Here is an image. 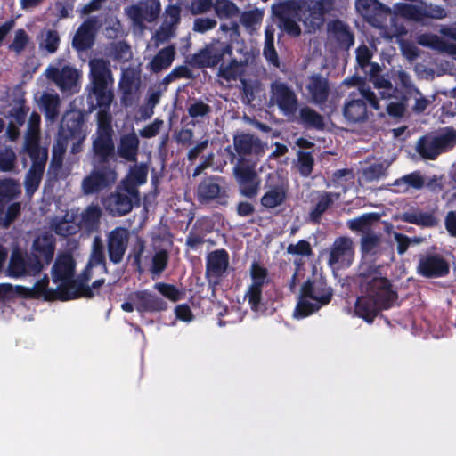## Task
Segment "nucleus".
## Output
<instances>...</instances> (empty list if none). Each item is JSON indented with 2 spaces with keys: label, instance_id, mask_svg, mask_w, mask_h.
Segmentation results:
<instances>
[{
  "label": "nucleus",
  "instance_id": "obj_1",
  "mask_svg": "<svg viewBox=\"0 0 456 456\" xmlns=\"http://www.w3.org/2000/svg\"><path fill=\"white\" fill-rule=\"evenodd\" d=\"M114 131L111 117L106 110L98 112V126L92 138V169L81 183L86 195L98 194L110 189L118 180Z\"/></svg>",
  "mask_w": 456,
  "mask_h": 456
},
{
  "label": "nucleus",
  "instance_id": "obj_2",
  "mask_svg": "<svg viewBox=\"0 0 456 456\" xmlns=\"http://www.w3.org/2000/svg\"><path fill=\"white\" fill-rule=\"evenodd\" d=\"M56 238L50 232H43L35 237L28 252L12 251L8 273L12 277L36 276L53 260Z\"/></svg>",
  "mask_w": 456,
  "mask_h": 456
},
{
  "label": "nucleus",
  "instance_id": "obj_3",
  "mask_svg": "<svg viewBox=\"0 0 456 456\" xmlns=\"http://www.w3.org/2000/svg\"><path fill=\"white\" fill-rule=\"evenodd\" d=\"M90 67V91L87 96L89 110L92 111L96 108L109 110L114 94L109 86H112L114 79L110 69L109 61L104 59H94L89 62Z\"/></svg>",
  "mask_w": 456,
  "mask_h": 456
},
{
  "label": "nucleus",
  "instance_id": "obj_4",
  "mask_svg": "<svg viewBox=\"0 0 456 456\" xmlns=\"http://www.w3.org/2000/svg\"><path fill=\"white\" fill-rule=\"evenodd\" d=\"M358 283L362 294H366L379 305L381 309H390L395 306L398 300V293L393 289L391 281L379 276V272L374 268L360 272Z\"/></svg>",
  "mask_w": 456,
  "mask_h": 456
},
{
  "label": "nucleus",
  "instance_id": "obj_5",
  "mask_svg": "<svg viewBox=\"0 0 456 456\" xmlns=\"http://www.w3.org/2000/svg\"><path fill=\"white\" fill-rule=\"evenodd\" d=\"M455 145L456 129L446 126L420 136L416 142L415 151L423 159L435 160L441 154L452 151Z\"/></svg>",
  "mask_w": 456,
  "mask_h": 456
},
{
  "label": "nucleus",
  "instance_id": "obj_6",
  "mask_svg": "<svg viewBox=\"0 0 456 456\" xmlns=\"http://www.w3.org/2000/svg\"><path fill=\"white\" fill-rule=\"evenodd\" d=\"M251 283L245 293V299L254 312L266 307L268 304L267 289L273 287L268 269L258 261H253L249 268Z\"/></svg>",
  "mask_w": 456,
  "mask_h": 456
},
{
  "label": "nucleus",
  "instance_id": "obj_7",
  "mask_svg": "<svg viewBox=\"0 0 456 456\" xmlns=\"http://www.w3.org/2000/svg\"><path fill=\"white\" fill-rule=\"evenodd\" d=\"M368 105L379 110V102L375 93L370 88L351 92L345 100L342 113L348 123L358 124L369 118Z\"/></svg>",
  "mask_w": 456,
  "mask_h": 456
},
{
  "label": "nucleus",
  "instance_id": "obj_8",
  "mask_svg": "<svg viewBox=\"0 0 456 456\" xmlns=\"http://www.w3.org/2000/svg\"><path fill=\"white\" fill-rule=\"evenodd\" d=\"M86 137V126L85 112L81 110L72 109L67 110L61 121L58 131V144L65 150L70 141H76V145H80Z\"/></svg>",
  "mask_w": 456,
  "mask_h": 456
},
{
  "label": "nucleus",
  "instance_id": "obj_9",
  "mask_svg": "<svg viewBox=\"0 0 456 456\" xmlns=\"http://www.w3.org/2000/svg\"><path fill=\"white\" fill-rule=\"evenodd\" d=\"M257 162L248 158H238L232 167V174L241 196L255 199L261 185V178L256 171Z\"/></svg>",
  "mask_w": 456,
  "mask_h": 456
},
{
  "label": "nucleus",
  "instance_id": "obj_10",
  "mask_svg": "<svg viewBox=\"0 0 456 456\" xmlns=\"http://www.w3.org/2000/svg\"><path fill=\"white\" fill-rule=\"evenodd\" d=\"M232 53L233 47L230 43L214 40L194 53L190 64L197 68H213L224 63L226 58H231Z\"/></svg>",
  "mask_w": 456,
  "mask_h": 456
},
{
  "label": "nucleus",
  "instance_id": "obj_11",
  "mask_svg": "<svg viewBox=\"0 0 456 456\" xmlns=\"http://www.w3.org/2000/svg\"><path fill=\"white\" fill-rule=\"evenodd\" d=\"M224 177L209 175L204 177L197 188V200L201 204L215 202L225 206L228 203V192Z\"/></svg>",
  "mask_w": 456,
  "mask_h": 456
},
{
  "label": "nucleus",
  "instance_id": "obj_12",
  "mask_svg": "<svg viewBox=\"0 0 456 456\" xmlns=\"http://www.w3.org/2000/svg\"><path fill=\"white\" fill-rule=\"evenodd\" d=\"M49 279L45 275L38 280L32 288L24 286H16L15 291L18 295L31 299H39L43 297L45 301H68L69 297L66 296L64 284H60L56 289H49Z\"/></svg>",
  "mask_w": 456,
  "mask_h": 456
},
{
  "label": "nucleus",
  "instance_id": "obj_13",
  "mask_svg": "<svg viewBox=\"0 0 456 456\" xmlns=\"http://www.w3.org/2000/svg\"><path fill=\"white\" fill-rule=\"evenodd\" d=\"M417 273L424 278H442L450 273V264L439 253H426L419 256Z\"/></svg>",
  "mask_w": 456,
  "mask_h": 456
},
{
  "label": "nucleus",
  "instance_id": "obj_14",
  "mask_svg": "<svg viewBox=\"0 0 456 456\" xmlns=\"http://www.w3.org/2000/svg\"><path fill=\"white\" fill-rule=\"evenodd\" d=\"M129 231L126 227L117 226L106 235V247L109 260L114 264H120L126 252L129 242Z\"/></svg>",
  "mask_w": 456,
  "mask_h": 456
},
{
  "label": "nucleus",
  "instance_id": "obj_15",
  "mask_svg": "<svg viewBox=\"0 0 456 456\" xmlns=\"http://www.w3.org/2000/svg\"><path fill=\"white\" fill-rule=\"evenodd\" d=\"M271 102L277 105L285 115L294 114L298 102L295 92L286 83L274 81L271 84Z\"/></svg>",
  "mask_w": 456,
  "mask_h": 456
},
{
  "label": "nucleus",
  "instance_id": "obj_16",
  "mask_svg": "<svg viewBox=\"0 0 456 456\" xmlns=\"http://www.w3.org/2000/svg\"><path fill=\"white\" fill-rule=\"evenodd\" d=\"M229 266V254L222 249H216L208 254L206 258V278L209 284L216 286Z\"/></svg>",
  "mask_w": 456,
  "mask_h": 456
},
{
  "label": "nucleus",
  "instance_id": "obj_17",
  "mask_svg": "<svg viewBox=\"0 0 456 456\" xmlns=\"http://www.w3.org/2000/svg\"><path fill=\"white\" fill-rule=\"evenodd\" d=\"M45 74L61 91H71L77 86L79 73L75 68L65 65L61 69L49 66Z\"/></svg>",
  "mask_w": 456,
  "mask_h": 456
},
{
  "label": "nucleus",
  "instance_id": "obj_18",
  "mask_svg": "<svg viewBox=\"0 0 456 456\" xmlns=\"http://www.w3.org/2000/svg\"><path fill=\"white\" fill-rule=\"evenodd\" d=\"M300 291L303 297H309L314 301L320 302L321 305H328L332 299L333 289L328 286L322 278L307 279L302 285Z\"/></svg>",
  "mask_w": 456,
  "mask_h": 456
},
{
  "label": "nucleus",
  "instance_id": "obj_19",
  "mask_svg": "<svg viewBox=\"0 0 456 456\" xmlns=\"http://www.w3.org/2000/svg\"><path fill=\"white\" fill-rule=\"evenodd\" d=\"M354 254V249L352 240L347 237H338L332 244L328 259L329 265L340 264L341 265H349L353 261Z\"/></svg>",
  "mask_w": 456,
  "mask_h": 456
},
{
  "label": "nucleus",
  "instance_id": "obj_20",
  "mask_svg": "<svg viewBox=\"0 0 456 456\" xmlns=\"http://www.w3.org/2000/svg\"><path fill=\"white\" fill-rule=\"evenodd\" d=\"M98 26V19L95 16L89 17L77 28L72 41L73 47L77 51H86L94 43L95 31Z\"/></svg>",
  "mask_w": 456,
  "mask_h": 456
},
{
  "label": "nucleus",
  "instance_id": "obj_21",
  "mask_svg": "<svg viewBox=\"0 0 456 456\" xmlns=\"http://www.w3.org/2000/svg\"><path fill=\"white\" fill-rule=\"evenodd\" d=\"M233 147L239 158L248 155H260L265 152L264 145L258 136L241 133L233 136Z\"/></svg>",
  "mask_w": 456,
  "mask_h": 456
},
{
  "label": "nucleus",
  "instance_id": "obj_22",
  "mask_svg": "<svg viewBox=\"0 0 456 456\" xmlns=\"http://www.w3.org/2000/svg\"><path fill=\"white\" fill-rule=\"evenodd\" d=\"M120 191V189H116L102 200L105 209L113 216H123L128 214L134 207L131 197Z\"/></svg>",
  "mask_w": 456,
  "mask_h": 456
},
{
  "label": "nucleus",
  "instance_id": "obj_23",
  "mask_svg": "<svg viewBox=\"0 0 456 456\" xmlns=\"http://www.w3.org/2000/svg\"><path fill=\"white\" fill-rule=\"evenodd\" d=\"M326 12L324 3L321 0H311L307 4L302 2L303 23L314 30L323 25Z\"/></svg>",
  "mask_w": 456,
  "mask_h": 456
},
{
  "label": "nucleus",
  "instance_id": "obj_24",
  "mask_svg": "<svg viewBox=\"0 0 456 456\" xmlns=\"http://www.w3.org/2000/svg\"><path fill=\"white\" fill-rule=\"evenodd\" d=\"M24 150L32 161L31 167H37L38 170L45 172L48 151L46 148L40 146L37 132L32 131L27 135Z\"/></svg>",
  "mask_w": 456,
  "mask_h": 456
},
{
  "label": "nucleus",
  "instance_id": "obj_25",
  "mask_svg": "<svg viewBox=\"0 0 456 456\" xmlns=\"http://www.w3.org/2000/svg\"><path fill=\"white\" fill-rule=\"evenodd\" d=\"M135 309L139 313H158L167 309V303L158 295L149 290H139L134 293Z\"/></svg>",
  "mask_w": 456,
  "mask_h": 456
},
{
  "label": "nucleus",
  "instance_id": "obj_26",
  "mask_svg": "<svg viewBox=\"0 0 456 456\" xmlns=\"http://www.w3.org/2000/svg\"><path fill=\"white\" fill-rule=\"evenodd\" d=\"M140 149V140L134 131L121 134L115 147L116 158L118 157L127 162H135L137 160Z\"/></svg>",
  "mask_w": 456,
  "mask_h": 456
},
{
  "label": "nucleus",
  "instance_id": "obj_27",
  "mask_svg": "<svg viewBox=\"0 0 456 456\" xmlns=\"http://www.w3.org/2000/svg\"><path fill=\"white\" fill-rule=\"evenodd\" d=\"M138 87L139 77H136L134 71L131 69L123 70L118 88L121 93L120 102L124 106L128 107L134 104Z\"/></svg>",
  "mask_w": 456,
  "mask_h": 456
},
{
  "label": "nucleus",
  "instance_id": "obj_28",
  "mask_svg": "<svg viewBox=\"0 0 456 456\" xmlns=\"http://www.w3.org/2000/svg\"><path fill=\"white\" fill-rule=\"evenodd\" d=\"M75 264L72 256L64 254L58 256L52 267V276L54 282L61 281V284H68L74 274Z\"/></svg>",
  "mask_w": 456,
  "mask_h": 456
},
{
  "label": "nucleus",
  "instance_id": "obj_29",
  "mask_svg": "<svg viewBox=\"0 0 456 456\" xmlns=\"http://www.w3.org/2000/svg\"><path fill=\"white\" fill-rule=\"evenodd\" d=\"M355 8L369 22L379 21L381 18L390 12V9L379 0H356Z\"/></svg>",
  "mask_w": 456,
  "mask_h": 456
},
{
  "label": "nucleus",
  "instance_id": "obj_30",
  "mask_svg": "<svg viewBox=\"0 0 456 456\" xmlns=\"http://www.w3.org/2000/svg\"><path fill=\"white\" fill-rule=\"evenodd\" d=\"M265 188L266 190L260 199V204L264 208L273 209L286 202L288 188L285 184H269Z\"/></svg>",
  "mask_w": 456,
  "mask_h": 456
},
{
  "label": "nucleus",
  "instance_id": "obj_31",
  "mask_svg": "<svg viewBox=\"0 0 456 456\" xmlns=\"http://www.w3.org/2000/svg\"><path fill=\"white\" fill-rule=\"evenodd\" d=\"M328 30L330 35L338 45L345 50H348L354 43V36L347 24L340 20H332L329 23Z\"/></svg>",
  "mask_w": 456,
  "mask_h": 456
},
{
  "label": "nucleus",
  "instance_id": "obj_32",
  "mask_svg": "<svg viewBox=\"0 0 456 456\" xmlns=\"http://www.w3.org/2000/svg\"><path fill=\"white\" fill-rule=\"evenodd\" d=\"M383 310L377 302L366 294L358 297L354 304L355 314L368 323H372L378 314Z\"/></svg>",
  "mask_w": 456,
  "mask_h": 456
},
{
  "label": "nucleus",
  "instance_id": "obj_33",
  "mask_svg": "<svg viewBox=\"0 0 456 456\" xmlns=\"http://www.w3.org/2000/svg\"><path fill=\"white\" fill-rule=\"evenodd\" d=\"M307 89L312 100L316 104H324L330 94V85L327 78L320 74H314L309 78Z\"/></svg>",
  "mask_w": 456,
  "mask_h": 456
},
{
  "label": "nucleus",
  "instance_id": "obj_34",
  "mask_svg": "<svg viewBox=\"0 0 456 456\" xmlns=\"http://www.w3.org/2000/svg\"><path fill=\"white\" fill-rule=\"evenodd\" d=\"M302 12V1L285 0L273 4L272 13L277 21L297 18Z\"/></svg>",
  "mask_w": 456,
  "mask_h": 456
},
{
  "label": "nucleus",
  "instance_id": "obj_35",
  "mask_svg": "<svg viewBox=\"0 0 456 456\" xmlns=\"http://www.w3.org/2000/svg\"><path fill=\"white\" fill-rule=\"evenodd\" d=\"M392 184L396 193H406L410 189L419 191L425 187V177L419 170H416L395 179Z\"/></svg>",
  "mask_w": 456,
  "mask_h": 456
},
{
  "label": "nucleus",
  "instance_id": "obj_36",
  "mask_svg": "<svg viewBox=\"0 0 456 456\" xmlns=\"http://www.w3.org/2000/svg\"><path fill=\"white\" fill-rule=\"evenodd\" d=\"M401 220L426 228H433L438 224V219L433 213L423 212L418 208L403 212Z\"/></svg>",
  "mask_w": 456,
  "mask_h": 456
},
{
  "label": "nucleus",
  "instance_id": "obj_37",
  "mask_svg": "<svg viewBox=\"0 0 456 456\" xmlns=\"http://www.w3.org/2000/svg\"><path fill=\"white\" fill-rule=\"evenodd\" d=\"M20 194V190L14 179H0V216L4 213L7 204L14 200Z\"/></svg>",
  "mask_w": 456,
  "mask_h": 456
},
{
  "label": "nucleus",
  "instance_id": "obj_38",
  "mask_svg": "<svg viewBox=\"0 0 456 456\" xmlns=\"http://www.w3.org/2000/svg\"><path fill=\"white\" fill-rule=\"evenodd\" d=\"M334 203L333 194L328 191L318 193L317 201L313 205L309 212V219L314 224H320L322 215L332 207Z\"/></svg>",
  "mask_w": 456,
  "mask_h": 456
},
{
  "label": "nucleus",
  "instance_id": "obj_39",
  "mask_svg": "<svg viewBox=\"0 0 456 456\" xmlns=\"http://www.w3.org/2000/svg\"><path fill=\"white\" fill-rule=\"evenodd\" d=\"M175 49L172 45L160 49L149 63V68L153 73H159L167 69L173 62Z\"/></svg>",
  "mask_w": 456,
  "mask_h": 456
},
{
  "label": "nucleus",
  "instance_id": "obj_40",
  "mask_svg": "<svg viewBox=\"0 0 456 456\" xmlns=\"http://www.w3.org/2000/svg\"><path fill=\"white\" fill-rule=\"evenodd\" d=\"M89 266H101L104 273H108L105 247L100 236H94L92 243L88 262Z\"/></svg>",
  "mask_w": 456,
  "mask_h": 456
},
{
  "label": "nucleus",
  "instance_id": "obj_41",
  "mask_svg": "<svg viewBox=\"0 0 456 456\" xmlns=\"http://www.w3.org/2000/svg\"><path fill=\"white\" fill-rule=\"evenodd\" d=\"M379 220V216L377 213H366L356 218L347 220L346 226L352 232L365 234L371 232L372 224Z\"/></svg>",
  "mask_w": 456,
  "mask_h": 456
},
{
  "label": "nucleus",
  "instance_id": "obj_42",
  "mask_svg": "<svg viewBox=\"0 0 456 456\" xmlns=\"http://www.w3.org/2000/svg\"><path fill=\"white\" fill-rule=\"evenodd\" d=\"M60 98L58 94L44 93L40 98V109L45 118L51 121L57 119L59 116Z\"/></svg>",
  "mask_w": 456,
  "mask_h": 456
},
{
  "label": "nucleus",
  "instance_id": "obj_43",
  "mask_svg": "<svg viewBox=\"0 0 456 456\" xmlns=\"http://www.w3.org/2000/svg\"><path fill=\"white\" fill-rule=\"evenodd\" d=\"M395 10L400 16L415 22H424L427 19L426 10L421 6L402 3L395 4Z\"/></svg>",
  "mask_w": 456,
  "mask_h": 456
},
{
  "label": "nucleus",
  "instance_id": "obj_44",
  "mask_svg": "<svg viewBox=\"0 0 456 456\" xmlns=\"http://www.w3.org/2000/svg\"><path fill=\"white\" fill-rule=\"evenodd\" d=\"M299 118L306 128L323 130L325 127L323 117L310 107H303L299 111Z\"/></svg>",
  "mask_w": 456,
  "mask_h": 456
},
{
  "label": "nucleus",
  "instance_id": "obj_45",
  "mask_svg": "<svg viewBox=\"0 0 456 456\" xmlns=\"http://www.w3.org/2000/svg\"><path fill=\"white\" fill-rule=\"evenodd\" d=\"M309 297H303V293L300 291L297 303L294 309L293 316L296 319H303L317 312L324 305H321L320 302L309 301Z\"/></svg>",
  "mask_w": 456,
  "mask_h": 456
},
{
  "label": "nucleus",
  "instance_id": "obj_46",
  "mask_svg": "<svg viewBox=\"0 0 456 456\" xmlns=\"http://www.w3.org/2000/svg\"><path fill=\"white\" fill-rule=\"evenodd\" d=\"M274 32L275 29L272 25L265 28L263 54L271 64L275 67H279V56L274 47Z\"/></svg>",
  "mask_w": 456,
  "mask_h": 456
},
{
  "label": "nucleus",
  "instance_id": "obj_47",
  "mask_svg": "<svg viewBox=\"0 0 456 456\" xmlns=\"http://www.w3.org/2000/svg\"><path fill=\"white\" fill-rule=\"evenodd\" d=\"M65 294L69 300L77 299L79 297L92 298L94 297L93 288L87 285V283L77 282V281H69L68 284H64Z\"/></svg>",
  "mask_w": 456,
  "mask_h": 456
},
{
  "label": "nucleus",
  "instance_id": "obj_48",
  "mask_svg": "<svg viewBox=\"0 0 456 456\" xmlns=\"http://www.w3.org/2000/svg\"><path fill=\"white\" fill-rule=\"evenodd\" d=\"M372 51L365 45L362 44L355 49L356 69L363 72L364 76L368 74V70L372 69V65L378 64L372 62Z\"/></svg>",
  "mask_w": 456,
  "mask_h": 456
},
{
  "label": "nucleus",
  "instance_id": "obj_49",
  "mask_svg": "<svg viewBox=\"0 0 456 456\" xmlns=\"http://www.w3.org/2000/svg\"><path fill=\"white\" fill-rule=\"evenodd\" d=\"M381 72L382 67L379 64H374L372 69L368 70V74L364 76V78L371 82L378 89H391V81L382 76Z\"/></svg>",
  "mask_w": 456,
  "mask_h": 456
},
{
  "label": "nucleus",
  "instance_id": "obj_50",
  "mask_svg": "<svg viewBox=\"0 0 456 456\" xmlns=\"http://www.w3.org/2000/svg\"><path fill=\"white\" fill-rule=\"evenodd\" d=\"M229 63H222L219 67L218 76L226 81L237 80L241 73L240 64L236 58H228Z\"/></svg>",
  "mask_w": 456,
  "mask_h": 456
},
{
  "label": "nucleus",
  "instance_id": "obj_51",
  "mask_svg": "<svg viewBox=\"0 0 456 456\" xmlns=\"http://www.w3.org/2000/svg\"><path fill=\"white\" fill-rule=\"evenodd\" d=\"M314 166V158L309 151H297V167L303 177L311 175Z\"/></svg>",
  "mask_w": 456,
  "mask_h": 456
},
{
  "label": "nucleus",
  "instance_id": "obj_52",
  "mask_svg": "<svg viewBox=\"0 0 456 456\" xmlns=\"http://www.w3.org/2000/svg\"><path fill=\"white\" fill-rule=\"evenodd\" d=\"M44 175V171L38 170L37 167H30L25 176V189L27 194H33L39 187Z\"/></svg>",
  "mask_w": 456,
  "mask_h": 456
},
{
  "label": "nucleus",
  "instance_id": "obj_53",
  "mask_svg": "<svg viewBox=\"0 0 456 456\" xmlns=\"http://www.w3.org/2000/svg\"><path fill=\"white\" fill-rule=\"evenodd\" d=\"M17 161L15 151L11 146L0 149V172H11L14 169Z\"/></svg>",
  "mask_w": 456,
  "mask_h": 456
},
{
  "label": "nucleus",
  "instance_id": "obj_54",
  "mask_svg": "<svg viewBox=\"0 0 456 456\" xmlns=\"http://www.w3.org/2000/svg\"><path fill=\"white\" fill-rule=\"evenodd\" d=\"M169 260L168 253L166 249H159L152 256L151 273L152 275L159 276L167 267Z\"/></svg>",
  "mask_w": 456,
  "mask_h": 456
},
{
  "label": "nucleus",
  "instance_id": "obj_55",
  "mask_svg": "<svg viewBox=\"0 0 456 456\" xmlns=\"http://www.w3.org/2000/svg\"><path fill=\"white\" fill-rule=\"evenodd\" d=\"M154 289H157L163 297L171 300L172 302H177L181 300L184 296V292L178 289L173 284L157 282L154 285Z\"/></svg>",
  "mask_w": 456,
  "mask_h": 456
},
{
  "label": "nucleus",
  "instance_id": "obj_56",
  "mask_svg": "<svg viewBox=\"0 0 456 456\" xmlns=\"http://www.w3.org/2000/svg\"><path fill=\"white\" fill-rule=\"evenodd\" d=\"M28 34L22 28L15 31L12 42L8 45L9 51L14 52L17 55L20 54L29 43Z\"/></svg>",
  "mask_w": 456,
  "mask_h": 456
},
{
  "label": "nucleus",
  "instance_id": "obj_57",
  "mask_svg": "<svg viewBox=\"0 0 456 456\" xmlns=\"http://www.w3.org/2000/svg\"><path fill=\"white\" fill-rule=\"evenodd\" d=\"M60 45L59 33L54 29H49L45 32L43 40L39 44L41 49H45L49 53H54Z\"/></svg>",
  "mask_w": 456,
  "mask_h": 456
},
{
  "label": "nucleus",
  "instance_id": "obj_58",
  "mask_svg": "<svg viewBox=\"0 0 456 456\" xmlns=\"http://www.w3.org/2000/svg\"><path fill=\"white\" fill-rule=\"evenodd\" d=\"M21 210V205L20 202L11 203L6 211L3 214L4 217L0 216V225L3 228H9L11 224L19 217Z\"/></svg>",
  "mask_w": 456,
  "mask_h": 456
},
{
  "label": "nucleus",
  "instance_id": "obj_59",
  "mask_svg": "<svg viewBox=\"0 0 456 456\" xmlns=\"http://www.w3.org/2000/svg\"><path fill=\"white\" fill-rule=\"evenodd\" d=\"M188 114L193 118L197 119L199 118L208 117L212 112V108L210 105L205 103L200 99L195 100L189 107H188Z\"/></svg>",
  "mask_w": 456,
  "mask_h": 456
},
{
  "label": "nucleus",
  "instance_id": "obj_60",
  "mask_svg": "<svg viewBox=\"0 0 456 456\" xmlns=\"http://www.w3.org/2000/svg\"><path fill=\"white\" fill-rule=\"evenodd\" d=\"M387 175V167L382 163H374L362 170L366 182H373Z\"/></svg>",
  "mask_w": 456,
  "mask_h": 456
},
{
  "label": "nucleus",
  "instance_id": "obj_61",
  "mask_svg": "<svg viewBox=\"0 0 456 456\" xmlns=\"http://www.w3.org/2000/svg\"><path fill=\"white\" fill-rule=\"evenodd\" d=\"M298 21L303 22L302 15H299L297 18H290L280 20L278 21V25L288 35L292 37H298L301 35V28L297 23Z\"/></svg>",
  "mask_w": 456,
  "mask_h": 456
},
{
  "label": "nucleus",
  "instance_id": "obj_62",
  "mask_svg": "<svg viewBox=\"0 0 456 456\" xmlns=\"http://www.w3.org/2000/svg\"><path fill=\"white\" fill-rule=\"evenodd\" d=\"M148 167L146 164L134 165L130 167L126 177L135 182L139 185L147 182Z\"/></svg>",
  "mask_w": 456,
  "mask_h": 456
},
{
  "label": "nucleus",
  "instance_id": "obj_63",
  "mask_svg": "<svg viewBox=\"0 0 456 456\" xmlns=\"http://www.w3.org/2000/svg\"><path fill=\"white\" fill-rule=\"evenodd\" d=\"M287 252L302 256H311L314 254L310 243L305 240H300L297 244H289Z\"/></svg>",
  "mask_w": 456,
  "mask_h": 456
},
{
  "label": "nucleus",
  "instance_id": "obj_64",
  "mask_svg": "<svg viewBox=\"0 0 456 456\" xmlns=\"http://www.w3.org/2000/svg\"><path fill=\"white\" fill-rule=\"evenodd\" d=\"M380 238L372 231L363 234L361 239V249L363 253H370L375 248L379 246Z\"/></svg>",
  "mask_w": 456,
  "mask_h": 456
}]
</instances>
